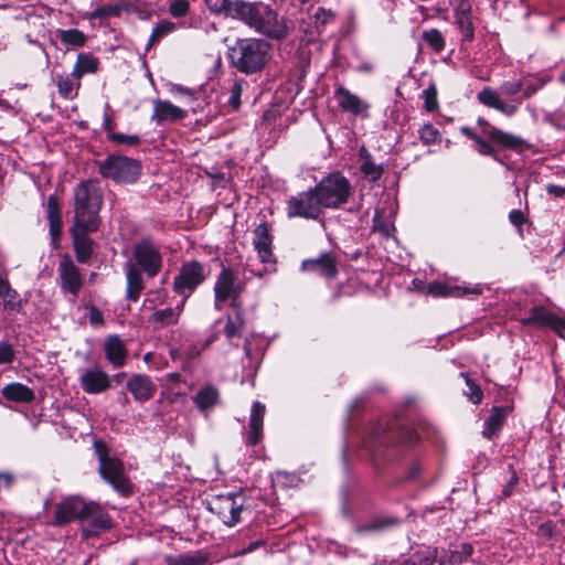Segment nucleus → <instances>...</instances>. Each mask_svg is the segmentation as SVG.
<instances>
[{"instance_id":"44","label":"nucleus","mask_w":565,"mask_h":565,"mask_svg":"<svg viewBox=\"0 0 565 565\" xmlns=\"http://www.w3.org/2000/svg\"><path fill=\"white\" fill-rule=\"evenodd\" d=\"M148 321L154 329H162L178 323V311L172 310L171 307L156 310Z\"/></svg>"},{"instance_id":"46","label":"nucleus","mask_w":565,"mask_h":565,"mask_svg":"<svg viewBox=\"0 0 565 565\" xmlns=\"http://www.w3.org/2000/svg\"><path fill=\"white\" fill-rule=\"evenodd\" d=\"M422 39L437 53L441 52L445 47V38L437 29L425 30L422 33Z\"/></svg>"},{"instance_id":"28","label":"nucleus","mask_w":565,"mask_h":565,"mask_svg":"<svg viewBox=\"0 0 565 565\" xmlns=\"http://www.w3.org/2000/svg\"><path fill=\"white\" fill-rule=\"evenodd\" d=\"M46 216L50 225L52 245L56 248L62 233V216L58 199L55 194L50 195L46 200Z\"/></svg>"},{"instance_id":"4","label":"nucleus","mask_w":565,"mask_h":565,"mask_svg":"<svg viewBox=\"0 0 565 565\" xmlns=\"http://www.w3.org/2000/svg\"><path fill=\"white\" fill-rule=\"evenodd\" d=\"M313 188L324 210L341 209L354 191L350 180L339 171L329 173Z\"/></svg>"},{"instance_id":"2","label":"nucleus","mask_w":565,"mask_h":565,"mask_svg":"<svg viewBox=\"0 0 565 565\" xmlns=\"http://www.w3.org/2000/svg\"><path fill=\"white\" fill-rule=\"evenodd\" d=\"M231 64L246 75L260 72L270 57V45L265 40L239 39L230 47Z\"/></svg>"},{"instance_id":"56","label":"nucleus","mask_w":565,"mask_h":565,"mask_svg":"<svg viewBox=\"0 0 565 565\" xmlns=\"http://www.w3.org/2000/svg\"><path fill=\"white\" fill-rule=\"evenodd\" d=\"M108 139L116 143H126L130 146H136L140 141V137L138 135H125L120 132L108 134Z\"/></svg>"},{"instance_id":"3","label":"nucleus","mask_w":565,"mask_h":565,"mask_svg":"<svg viewBox=\"0 0 565 565\" xmlns=\"http://www.w3.org/2000/svg\"><path fill=\"white\" fill-rule=\"evenodd\" d=\"M74 223L97 230L100 224L99 211L103 204V193L97 182L87 180L81 182L74 190Z\"/></svg>"},{"instance_id":"15","label":"nucleus","mask_w":565,"mask_h":565,"mask_svg":"<svg viewBox=\"0 0 565 565\" xmlns=\"http://www.w3.org/2000/svg\"><path fill=\"white\" fill-rule=\"evenodd\" d=\"M78 382L86 394H100L111 386L109 374L97 364L84 369L78 377Z\"/></svg>"},{"instance_id":"16","label":"nucleus","mask_w":565,"mask_h":565,"mask_svg":"<svg viewBox=\"0 0 565 565\" xmlns=\"http://www.w3.org/2000/svg\"><path fill=\"white\" fill-rule=\"evenodd\" d=\"M333 97L343 113L361 118L369 117L370 104L347 87L342 85L337 86Z\"/></svg>"},{"instance_id":"39","label":"nucleus","mask_w":565,"mask_h":565,"mask_svg":"<svg viewBox=\"0 0 565 565\" xmlns=\"http://www.w3.org/2000/svg\"><path fill=\"white\" fill-rule=\"evenodd\" d=\"M53 79L61 97L64 99H74L77 96L81 79L73 77L72 73L70 75H55Z\"/></svg>"},{"instance_id":"10","label":"nucleus","mask_w":565,"mask_h":565,"mask_svg":"<svg viewBox=\"0 0 565 565\" xmlns=\"http://www.w3.org/2000/svg\"><path fill=\"white\" fill-rule=\"evenodd\" d=\"M244 285L236 279L231 268H223L214 284V306L222 309L223 303H228L233 309L242 308L241 295Z\"/></svg>"},{"instance_id":"7","label":"nucleus","mask_w":565,"mask_h":565,"mask_svg":"<svg viewBox=\"0 0 565 565\" xmlns=\"http://www.w3.org/2000/svg\"><path fill=\"white\" fill-rule=\"evenodd\" d=\"M99 174L116 183H134L141 173L140 161L121 154H108L96 162Z\"/></svg>"},{"instance_id":"22","label":"nucleus","mask_w":565,"mask_h":565,"mask_svg":"<svg viewBox=\"0 0 565 565\" xmlns=\"http://www.w3.org/2000/svg\"><path fill=\"white\" fill-rule=\"evenodd\" d=\"M301 270L328 279L333 278L338 273L335 257L331 253H323L317 258L306 259L301 263Z\"/></svg>"},{"instance_id":"31","label":"nucleus","mask_w":565,"mask_h":565,"mask_svg":"<svg viewBox=\"0 0 565 565\" xmlns=\"http://www.w3.org/2000/svg\"><path fill=\"white\" fill-rule=\"evenodd\" d=\"M0 300L2 308L8 313H18L22 310V299L13 289L7 278L0 276Z\"/></svg>"},{"instance_id":"21","label":"nucleus","mask_w":565,"mask_h":565,"mask_svg":"<svg viewBox=\"0 0 565 565\" xmlns=\"http://www.w3.org/2000/svg\"><path fill=\"white\" fill-rule=\"evenodd\" d=\"M95 231L79 224H73L71 227L75 256L82 264L87 263L93 255V239L88 234Z\"/></svg>"},{"instance_id":"30","label":"nucleus","mask_w":565,"mask_h":565,"mask_svg":"<svg viewBox=\"0 0 565 565\" xmlns=\"http://www.w3.org/2000/svg\"><path fill=\"white\" fill-rule=\"evenodd\" d=\"M185 117V111L168 100H154L152 119L157 124L177 121Z\"/></svg>"},{"instance_id":"26","label":"nucleus","mask_w":565,"mask_h":565,"mask_svg":"<svg viewBox=\"0 0 565 565\" xmlns=\"http://www.w3.org/2000/svg\"><path fill=\"white\" fill-rule=\"evenodd\" d=\"M104 351L107 361L115 369L122 367L127 359V349L125 342L117 334H111L106 338L104 343Z\"/></svg>"},{"instance_id":"12","label":"nucleus","mask_w":565,"mask_h":565,"mask_svg":"<svg viewBox=\"0 0 565 565\" xmlns=\"http://www.w3.org/2000/svg\"><path fill=\"white\" fill-rule=\"evenodd\" d=\"M205 278V269L201 263L196 260L186 262L174 277L173 290L188 299Z\"/></svg>"},{"instance_id":"47","label":"nucleus","mask_w":565,"mask_h":565,"mask_svg":"<svg viewBox=\"0 0 565 565\" xmlns=\"http://www.w3.org/2000/svg\"><path fill=\"white\" fill-rule=\"evenodd\" d=\"M550 81L546 76H535L530 79L523 81L522 95L524 98H530L542 89Z\"/></svg>"},{"instance_id":"20","label":"nucleus","mask_w":565,"mask_h":565,"mask_svg":"<svg viewBox=\"0 0 565 565\" xmlns=\"http://www.w3.org/2000/svg\"><path fill=\"white\" fill-rule=\"evenodd\" d=\"M427 290L429 295L435 297L461 298L465 296H478L482 294V287L480 285L467 286L440 281L430 282Z\"/></svg>"},{"instance_id":"57","label":"nucleus","mask_w":565,"mask_h":565,"mask_svg":"<svg viewBox=\"0 0 565 565\" xmlns=\"http://www.w3.org/2000/svg\"><path fill=\"white\" fill-rule=\"evenodd\" d=\"M471 10L472 7L469 0H455V19L462 17H471Z\"/></svg>"},{"instance_id":"17","label":"nucleus","mask_w":565,"mask_h":565,"mask_svg":"<svg viewBox=\"0 0 565 565\" xmlns=\"http://www.w3.org/2000/svg\"><path fill=\"white\" fill-rule=\"evenodd\" d=\"M520 321L524 326L550 327L565 339V320L543 307H533L529 316L521 318Z\"/></svg>"},{"instance_id":"59","label":"nucleus","mask_w":565,"mask_h":565,"mask_svg":"<svg viewBox=\"0 0 565 565\" xmlns=\"http://www.w3.org/2000/svg\"><path fill=\"white\" fill-rule=\"evenodd\" d=\"M14 360V351L7 341L0 342V364H10Z\"/></svg>"},{"instance_id":"29","label":"nucleus","mask_w":565,"mask_h":565,"mask_svg":"<svg viewBox=\"0 0 565 565\" xmlns=\"http://www.w3.org/2000/svg\"><path fill=\"white\" fill-rule=\"evenodd\" d=\"M166 565H211V554L204 550H195L164 556Z\"/></svg>"},{"instance_id":"34","label":"nucleus","mask_w":565,"mask_h":565,"mask_svg":"<svg viewBox=\"0 0 565 565\" xmlns=\"http://www.w3.org/2000/svg\"><path fill=\"white\" fill-rule=\"evenodd\" d=\"M483 134L488 136L493 142H497L509 149H519L523 146V140L512 134L504 132L495 127L487 124Z\"/></svg>"},{"instance_id":"51","label":"nucleus","mask_w":565,"mask_h":565,"mask_svg":"<svg viewBox=\"0 0 565 565\" xmlns=\"http://www.w3.org/2000/svg\"><path fill=\"white\" fill-rule=\"evenodd\" d=\"M456 25L461 33V40L471 42L475 38V25L471 17L456 18Z\"/></svg>"},{"instance_id":"43","label":"nucleus","mask_w":565,"mask_h":565,"mask_svg":"<svg viewBox=\"0 0 565 565\" xmlns=\"http://www.w3.org/2000/svg\"><path fill=\"white\" fill-rule=\"evenodd\" d=\"M55 36L67 50L73 47H82L86 42V35L77 29H57L55 31Z\"/></svg>"},{"instance_id":"61","label":"nucleus","mask_w":565,"mask_h":565,"mask_svg":"<svg viewBox=\"0 0 565 565\" xmlns=\"http://www.w3.org/2000/svg\"><path fill=\"white\" fill-rule=\"evenodd\" d=\"M88 318L89 323L94 327H100L104 324L103 312L96 307H90Z\"/></svg>"},{"instance_id":"50","label":"nucleus","mask_w":565,"mask_h":565,"mask_svg":"<svg viewBox=\"0 0 565 565\" xmlns=\"http://www.w3.org/2000/svg\"><path fill=\"white\" fill-rule=\"evenodd\" d=\"M312 19L315 28L318 30V32H321L326 25L335 22V13L324 8H318Z\"/></svg>"},{"instance_id":"19","label":"nucleus","mask_w":565,"mask_h":565,"mask_svg":"<svg viewBox=\"0 0 565 565\" xmlns=\"http://www.w3.org/2000/svg\"><path fill=\"white\" fill-rule=\"evenodd\" d=\"M84 504L85 501L77 495L64 498L56 505L53 524L62 526L68 524L70 522L76 519L81 520V514L84 510Z\"/></svg>"},{"instance_id":"23","label":"nucleus","mask_w":565,"mask_h":565,"mask_svg":"<svg viewBox=\"0 0 565 565\" xmlns=\"http://www.w3.org/2000/svg\"><path fill=\"white\" fill-rule=\"evenodd\" d=\"M265 411V405L260 402L256 401L253 403L246 433V443L248 445H257L263 438Z\"/></svg>"},{"instance_id":"9","label":"nucleus","mask_w":565,"mask_h":565,"mask_svg":"<svg viewBox=\"0 0 565 565\" xmlns=\"http://www.w3.org/2000/svg\"><path fill=\"white\" fill-rule=\"evenodd\" d=\"M207 504L209 510L216 514L226 526H234L241 521L245 495L241 491L217 494L212 497Z\"/></svg>"},{"instance_id":"49","label":"nucleus","mask_w":565,"mask_h":565,"mask_svg":"<svg viewBox=\"0 0 565 565\" xmlns=\"http://www.w3.org/2000/svg\"><path fill=\"white\" fill-rule=\"evenodd\" d=\"M175 30V24L170 21H162L158 23L152 30L149 42L147 44V50H149L156 42H158L161 38L168 35L172 31Z\"/></svg>"},{"instance_id":"62","label":"nucleus","mask_w":565,"mask_h":565,"mask_svg":"<svg viewBox=\"0 0 565 565\" xmlns=\"http://www.w3.org/2000/svg\"><path fill=\"white\" fill-rule=\"evenodd\" d=\"M264 544H265V542L263 540L255 541V542L250 543L247 547L234 552L232 554V556L237 557V556L245 555L247 553H250V552L257 550L258 547L263 546Z\"/></svg>"},{"instance_id":"27","label":"nucleus","mask_w":565,"mask_h":565,"mask_svg":"<svg viewBox=\"0 0 565 565\" xmlns=\"http://www.w3.org/2000/svg\"><path fill=\"white\" fill-rule=\"evenodd\" d=\"M395 202H388L387 209L383 207L382 210H376L373 217V230L385 237L392 236L395 231Z\"/></svg>"},{"instance_id":"1","label":"nucleus","mask_w":565,"mask_h":565,"mask_svg":"<svg viewBox=\"0 0 565 565\" xmlns=\"http://www.w3.org/2000/svg\"><path fill=\"white\" fill-rule=\"evenodd\" d=\"M237 20L270 39L280 40L287 34L285 20L270 6L263 2L243 1Z\"/></svg>"},{"instance_id":"32","label":"nucleus","mask_w":565,"mask_h":565,"mask_svg":"<svg viewBox=\"0 0 565 565\" xmlns=\"http://www.w3.org/2000/svg\"><path fill=\"white\" fill-rule=\"evenodd\" d=\"M243 1L244 0H204L211 13L223 14L236 20L238 19Z\"/></svg>"},{"instance_id":"36","label":"nucleus","mask_w":565,"mask_h":565,"mask_svg":"<svg viewBox=\"0 0 565 565\" xmlns=\"http://www.w3.org/2000/svg\"><path fill=\"white\" fill-rule=\"evenodd\" d=\"M359 154H360L361 159L363 160L360 166V170H361L363 177L369 182H372V183H375L379 180H381V178L384 173L383 166L375 163L372 160L371 154L366 151V149L364 147L361 148Z\"/></svg>"},{"instance_id":"60","label":"nucleus","mask_w":565,"mask_h":565,"mask_svg":"<svg viewBox=\"0 0 565 565\" xmlns=\"http://www.w3.org/2000/svg\"><path fill=\"white\" fill-rule=\"evenodd\" d=\"M475 149L481 154L492 156L494 152L492 146L488 141L482 139L480 136H478V138L475 139Z\"/></svg>"},{"instance_id":"45","label":"nucleus","mask_w":565,"mask_h":565,"mask_svg":"<svg viewBox=\"0 0 565 565\" xmlns=\"http://www.w3.org/2000/svg\"><path fill=\"white\" fill-rule=\"evenodd\" d=\"M245 320L241 308L234 309V312L227 316L224 326V334L227 339L239 338L244 329Z\"/></svg>"},{"instance_id":"18","label":"nucleus","mask_w":565,"mask_h":565,"mask_svg":"<svg viewBox=\"0 0 565 565\" xmlns=\"http://www.w3.org/2000/svg\"><path fill=\"white\" fill-rule=\"evenodd\" d=\"M58 277L62 290L76 298L83 285V276L79 268L67 256L58 264Z\"/></svg>"},{"instance_id":"6","label":"nucleus","mask_w":565,"mask_h":565,"mask_svg":"<svg viewBox=\"0 0 565 565\" xmlns=\"http://www.w3.org/2000/svg\"><path fill=\"white\" fill-rule=\"evenodd\" d=\"M523 87L522 79H513L503 82L499 90L493 89L490 86L483 87L477 95V99L484 106L493 108L507 117L514 116L521 105V102L508 103L502 96L512 97L520 93Z\"/></svg>"},{"instance_id":"14","label":"nucleus","mask_w":565,"mask_h":565,"mask_svg":"<svg viewBox=\"0 0 565 565\" xmlns=\"http://www.w3.org/2000/svg\"><path fill=\"white\" fill-rule=\"evenodd\" d=\"M134 258L149 277L157 276L162 267V255L159 248L148 238L141 239L135 245Z\"/></svg>"},{"instance_id":"13","label":"nucleus","mask_w":565,"mask_h":565,"mask_svg":"<svg viewBox=\"0 0 565 565\" xmlns=\"http://www.w3.org/2000/svg\"><path fill=\"white\" fill-rule=\"evenodd\" d=\"M79 521L85 537L96 536L111 527L110 516L99 503L94 501L85 502Z\"/></svg>"},{"instance_id":"11","label":"nucleus","mask_w":565,"mask_h":565,"mask_svg":"<svg viewBox=\"0 0 565 565\" xmlns=\"http://www.w3.org/2000/svg\"><path fill=\"white\" fill-rule=\"evenodd\" d=\"M323 210L315 188H310L307 191L297 193L287 201L286 213L288 217L317 220Z\"/></svg>"},{"instance_id":"24","label":"nucleus","mask_w":565,"mask_h":565,"mask_svg":"<svg viewBox=\"0 0 565 565\" xmlns=\"http://www.w3.org/2000/svg\"><path fill=\"white\" fill-rule=\"evenodd\" d=\"M126 387L131 393L134 398L140 403L149 401L156 392V385L151 379L143 374L132 375L127 381Z\"/></svg>"},{"instance_id":"40","label":"nucleus","mask_w":565,"mask_h":565,"mask_svg":"<svg viewBox=\"0 0 565 565\" xmlns=\"http://www.w3.org/2000/svg\"><path fill=\"white\" fill-rule=\"evenodd\" d=\"M98 58L88 53H79L72 71V76L81 79L85 74H94L98 71Z\"/></svg>"},{"instance_id":"48","label":"nucleus","mask_w":565,"mask_h":565,"mask_svg":"<svg viewBox=\"0 0 565 565\" xmlns=\"http://www.w3.org/2000/svg\"><path fill=\"white\" fill-rule=\"evenodd\" d=\"M395 522L393 520L379 518V519L372 520L371 522H369L366 524L356 525L355 526V532L358 534H365V533H371V532H381V531L387 529L388 526H391Z\"/></svg>"},{"instance_id":"52","label":"nucleus","mask_w":565,"mask_h":565,"mask_svg":"<svg viewBox=\"0 0 565 565\" xmlns=\"http://www.w3.org/2000/svg\"><path fill=\"white\" fill-rule=\"evenodd\" d=\"M460 375L465 377L468 387L465 394L473 404L480 403L483 396L480 387L477 386L473 382H471V380L466 374L461 373Z\"/></svg>"},{"instance_id":"5","label":"nucleus","mask_w":565,"mask_h":565,"mask_svg":"<svg viewBox=\"0 0 565 565\" xmlns=\"http://www.w3.org/2000/svg\"><path fill=\"white\" fill-rule=\"evenodd\" d=\"M95 452L98 458V472L111 488L124 497L131 492V482L125 472L120 459L108 455L105 444L96 441Z\"/></svg>"},{"instance_id":"58","label":"nucleus","mask_w":565,"mask_h":565,"mask_svg":"<svg viewBox=\"0 0 565 565\" xmlns=\"http://www.w3.org/2000/svg\"><path fill=\"white\" fill-rule=\"evenodd\" d=\"M243 92V81H234L231 88V96L228 103L234 108H237L241 105V96Z\"/></svg>"},{"instance_id":"25","label":"nucleus","mask_w":565,"mask_h":565,"mask_svg":"<svg viewBox=\"0 0 565 565\" xmlns=\"http://www.w3.org/2000/svg\"><path fill=\"white\" fill-rule=\"evenodd\" d=\"M253 244L262 263H274L271 252V236L267 223H260L254 231Z\"/></svg>"},{"instance_id":"35","label":"nucleus","mask_w":565,"mask_h":565,"mask_svg":"<svg viewBox=\"0 0 565 565\" xmlns=\"http://www.w3.org/2000/svg\"><path fill=\"white\" fill-rule=\"evenodd\" d=\"M508 414L507 407L495 406L492 408L489 417L483 425L482 434L486 438L491 439L503 426Z\"/></svg>"},{"instance_id":"54","label":"nucleus","mask_w":565,"mask_h":565,"mask_svg":"<svg viewBox=\"0 0 565 565\" xmlns=\"http://www.w3.org/2000/svg\"><path fill=\"white\" fill-rule=\"evenodd\" d=\"M438 130L430 124H425L419 129V138L425 145L434 143L438 138Z\"/></svg>"},{"instance_id":"41","label":"nucleus","mask_w":565,"mask_h":565,"mask_svg":"<svg viewBox=\"0 0 565 565\" xmlns=\"http://www.w3.org/2000/svg\"><path fill=\"white\" fill-rule=\"evenodd\" d=\"M218 398V391L214 386L207 385L196 393L194 403L201 412H207L217 404Z\"/></svg>"},{"instance_id":"64","label":"nucleus","mask_w":565,"mask_h":565,"mask_svg":"<svg viewBox=\"0 0 565 565\" xmlns=\"http://www.w3.org/2000/svg\"><path fill=\"white\" fill-rule=\"evenodd\" d=\"M518 483V477L515 475H513L510 479V481L508 482L507 486H504L502 492H503V495L504 497H510L513 492V489L515 487V484Z\"/></svg>"},{"instance_id":"42","label":"nucleus","mask_w":565,"mask_h":565,"mask_svg":"<svg viewBox=\"0 0 565 565\" xmlns=\"http://www.w3.org/2000/svg\"><path fill=\"white\" fill-rule=\"evenodd\" d=\"M473 547L471 544L465 543L460 546H457L455 550H450L439 559V565H459L468 561V558L472 555Z\"/></svg>"},{"instance_id":"37","label":"nucleus","mask_w":565,"mask_h":565,"mask_svg":"<svg viewBox=\"0 0 565 565\" xmlns=\"http://www.w3.org/2000/svg\"><path fill=\"white\" fill-rule=\"evenodd\" d=\"M6 399L17 403H30L34 399V392L22 383H10L2 388Z\"/></svg>"},{"instance_id":"38","label":"nucleus","mask_w":565,"mask_h":565,"mask_svg":"<svg viewBox=\"0 0 565 565\" xmlns=\"http://www.w3.org/2000/svg\"><path fill=\"white\" fill-rule=\"evenodd\" d=\"M132 7L126 1H119L116 3H109L97 7L92 13V19L107 20L109 18H118L122 12H131Z\"/></svg>"},{"instance_id":"53","label":"nucleus","mask_w":565,"mask_h":565,"mask_svg":"<svg viewBox=\"0 0 565 565\" xmlns=\"http://www.w3.org/2000/svg\"><path fill=\"white\" fill-rule=\"evenodd\" d=\"M422 96L424 98V106L426 110L434 111L438 106L437 89L435 86H429L428 88L424 89Z\"/></svg>"},{"instance_id":"33","label":"nucleus","mask_w":565,"mask_h":565,"mask_svg":"<svg viewBox=\"0 0 565 565\" xmlns=\"http://www.w3.org/2000/svg\"><path fill=\"white\" fill-rule=\"evenodd\" d=\"M126 267L127 298L136 301L143 289V278L140 270L132 263H127Z\"/></svg>"},{"instance_id":"55","label":"nucleus","mask_w":565,"mask_h":565,"mask_svg":"<svg viewBox=\"0 0 565 565\" xmlns=\"http://www.w3.org/2000/svg\"><path fill=\"white\" fill-rule=\"evenodd\" d=\"M190 3L186 0H172L169 6V12L175 18H181L188 14Z\"/></svg>"},{"instance_id":"63","label":"nucleus","mask_w":565,"mask_h":565,"mask_svg":"<svg viewBox=\"0 0 565 565\" xmlns=\"http://www.w3.org/2000/svg\"><path fill=\"white\" fill-rule=\"evenodd\" d=\"M510 222L516 226L522 225L524 222L523 213L520 210H512L509 213Z\"/></svg>"},{"instance_id":"8","label":"nucleus","mask_w":565,"mask_h":565,"mask_svg":"<svg viewBox=\"0 0 565 565\" xmlns=\"http://www.w3.org/2000/svg\"><path fill=\"white\" fill-rule=\"evenodd\" d=\"M418 438V434L411 428L403 427L395 431L386 422H380L371 427L365 444L371 450H375V448L380 446H391L394 444L411 447Z\"/></svg>"}]
</instances>
